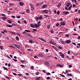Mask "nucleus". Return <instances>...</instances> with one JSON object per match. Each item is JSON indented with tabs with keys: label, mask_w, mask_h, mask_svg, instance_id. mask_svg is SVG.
Here are the masks:
<instances>
[{
	"label": "nucleus",
	"mask_w": 80,
	"mask_h": 80,
	"mask_svg": "<svg viewBox=\"0 0 80 80\" xmlns=\"http://www.w3.org/2000/svg\"><path fill=\"white\" fill-rule=\"evenodd\" d=\"M41 19H42V17L41 16L38 17H37L36 18V20H41Z\"/></svg>",
	"instance_id": "f257e3e1"
},
{
	"label": "nucleus",
	"mask_w": 80,
	"mask_h": 80,
	"mask_svg": "<svg viewBox=\"0 0 80 80\" xmlns=\"http://www.w3.org/2000/svg\"><path fill=\"white\" fill-rule=\"evenodd\" d=\"M44 63L47 66V67H49V66H50V64L49 63V62H45Z\"/></svg>",
	"instance_id": "f03ea898"
},
{
	"label": "nucleus",
	"mask_w": 80,
	"mask_h": 80,
	"mask_svg": "<svg viewBox=\"0 0 80 80\" xmlns=\"http://www.w3.org/2000/svg\"><path fill=\"white\" fill-rule=\"evenodd\" d=\"M65 42H66V43H71V42H72V41H71L70 40H68L67 41H66Z\"/></svg>",
	"instance_id": "7ed1b4c3"
},
{
	"label": "nucleus",
	"mask_w": 80,
	"mask_h": 80,
	"mask_svg": "<svg viewBox=\"0 0 80 80\" xmlns=\"http://www.w3.org/2000/svg\"><path fill=\"white\" fill-rule=\"evenodd\" d=\"M14 46L16 47V48H18V49H19V48L20 47V46H19L18 44H15L14 45Z\"/></svg>",
	"instance_id": "20e7f679"
},
{
	"label": "nucleus",
	"mask_w": 80,
	"mask_h": 80,
	"mask_svg": "<svg viewBox=\"0 0 80 80\" xmlns=\"http://www.w3.org/2000/svg\"><path fill=\"white\" fill-rule=\"evenodd\" d=\"M47 7V4H43L42 6V8H45Z\"/></svg>",
	"instance_id": "39448f33"
},
{
	"label": "nucleus",
	"mask_w": 80,
	"mask_h": 80,
	"mask_svg": "<svg viewBox=\"0 0 80 80\" xmlns=\"http://www.w3.org/2000/svg\"><path fill=\"white\" fill-rule=\"evenodd\" d=\"M62 25H63V26H65V24L64 22H62L61 23V25L60 26L61 27Z\"/></svg>",
	"instance_id": "423d86ee"
},
{
	"label": "nucleus",
	"mask_w": 80,
	"mask_h": 80,
	"mask_svg": "<svg viewBox=\"0 0 80 80\" xmlns=\"http://www.w3.org/2000/svg\"><path fill=\"white\" fill-rule=\"evenodd\" d=\"M49 43H51V44H52V45H56L55 43L54 42L52 41L49 42Z\"/></svg>",
	"instance_id": "0eeeda50"
},
{
	"label": "nucleus",
	"mask_w": 80,
	"mask_h": 80,
	"mask_svg": "<svg viewBox=\"0 0 80 80\" xmlns=\"http://www.w3.org/2000/svg\"><path fill=\"white\" fill-rule=\"evenodd\" d=\"M30 25L32 28H35V26L33 25V23H31Z\"/></svg>",
	"instance_id": "6e6552de"
},
{
	"label": "nucleus",
	"mask_w": 80,
	"mask_h": 80,
	"mask_svg": "<svg viewBox=\"0 0 80 80\" xmlns=\"http://www.w3.org/2000/svg\"><path fill=\"white\" fill-rule=\"evenodd\" d=\"M19 5L21 6H23V5H24V3H23V2H19Z\"/></svg>",
	"instance_id": "1a4fd4ad"
},
{
	"label": "nucleus",
	"mask_w": 80,
	"mask_h": 80,
	"mask_svg": "<svg viewBox=\"0 0 80 80\" xmlns=\"http://www.w3.org/2000/svg\"><path fill=\"white\" fill-rule=\"evenodd\" d=\"M57 67H62L63 66H62V65H61V64H57Z\"/></svg>",
	"instance_id": "9d476101"
},
{
	"label": "nucleus",
	"mask_w": 80,
	"mask_h": 80,
	"mask_svg": "<svg viewBox=\"0 0 80 80\" xmlns=\"http://www.w3.org/2000/svg\"><path fill=\"white\" fill-rule=\"evenodd\" d=\"M29 43H34L33 42V41L32 40H30L29 41Z\"/></svg>",
	"instance_id": "9b49d317"
},
{
	"label": "nucleus",
	"mask_w": 80,
	"mask_h": 80,
	"mask_svg": "<svg viewBox=\"0 0 80 80\" xmlns=\"http://www.w3.org/2000/svg\"><path fill=\"white\" fill-rule=\"evenodd\" d=\"M7 26L8 27H9V28H12V25H9L8 24L7 25Z\"/></svg>",
	"instance_id": "f8f14e48"
},
{
	"label": "nucleus",
	"mask_w": 80,
	"mask_h": 80,
	"mask_svg": "<svg viewBox=\"0 0 80 80\" xmlns=\"http://www.w3.org/2000/svg\"><path fill=\"white\" fill-rule=\"evenodd\" d=\"M3 69H4V70H7V71H8V69H7V68L5 67L4 66H3Z\"/></svg>",
	"instance_id": "ddd939ff"
},
{
	"label": "nucleus",
	"mask_w": 80,
	"mask_h": 80,
	"mask_svg": "<svg viewBox=\"0 0 80 80\" xmlns=\"http://www.w3.org/2000/svg\"><path fill=\"white\" fill-rule=\"evenodd\" d=\"M29 5H30V6H31V8H32V10H33V5L32 4H30Z\"/></svg>",
	"instance_id": "4468645a"
},
{
	"label": "nucleus",
	"mask_w": 80,
	"mask_h": 80,
	"mask_svg": "<svg viewBox=\"0 0 80 80\" xmlns=\"http://www.w3.org/2000/svg\"><path fill=\"white\" fill-rule=\"evenodd\" d=\"M70 3L69 2H68L66 6V7H68L69 6H70Z\"/></svg>",
	"instance_id": "2eb2a0df"
},
{
	"label": "nucleus",
	"mask_w": 80,
	"mask_h": 80,
	"mask_svg": "<svg viewBox=\"0 0 80 80\" xmlns=\"http://www.w3.org/2000/svg\"><path fill=\"white\" fill-rule=\"evenodd\" d=\"M27 35L30 37H32V35H31L30 33L27 34Z\"/></svg>",
	"instance_id": "dca6fc26"
},
{
	"label": "nucleus",
	"mask_w": 80,
	"mask_h": 80,
	"mask_svg": "<svg viewBox=\"0 0 80 80\" xmlns=\"http://www.w3.org/2000/svg\"><path fill=\"white\" fill-rule=\"evenodd\" d=\"M60 56H61L62 58H64V57H65V55L63 54H62V55H60Z\"/></svg>",
	"instance_id": "f3484780"
},
{
	"label": "nucleus",
	"mask_w": 80,
	"mask_h": 80,
	"mask_svg": "<svg viewBox=\"0 0 80 80\" xmlns=\"http://www.w3.org/2000/svg\"><path fill=\"white\" fill-rule=\"evenodd\" d=\"M34 26L35 27H36V28H37V27H38V25H37V24H35Z\"/></svg>",
	"instance_id": "a211bd4d"
},
{
	"label": "nucleus",
	"mask_w": 80,
	"mask_h": 80,
	"mask_svg": "<svg viewBox=\"0 0 80 80\" xmlns=\"http://www.w3.org/2000/svg\"><path fill=\"white\" fill-rule=\"evenodd\" d=\"M58 7H60V6H61V3L59 2L58 4Z\"/></svg>",
	"instance_id": "6ab92c4d"
},
{
	"label": "nucleus",
	"mask_w": 80,
	"mask_h": 80,
	"mask_svg": "<svg viewBox=\"0 0 80 80\" xmlns=\"http://www.w3.org/2000/svg\"><path fill=\"white\" fill-rule=\"evenodd\" d=\"M8 23H9L11 24V23H12V21L10 20H8Z\"/></svg>",
	"instance_id": "aec40b11"
},
{
	"label": "nucleus",
	"mask_w": 80,
	"mask_h": 80,
	"mask_svg": "<svg viewBox=\"0 0 80 80\" xmlns=\"http://www.w3.org/2000/svg\"><path fill=\"white\" fill-rule=\"evenodd\" d=\"M2 20H5V19H7V18H6L5 17H4L2 18Z\"/></svg>",
	"instance_id": "412c9836"
},
{
	"label": "nucleus",
	"mask_w": 80,
	"mask_h": 80,
	"mask_svg": "<svg viewBox=\"0 0 80 80\" xmlns=\"http://www.w3.org/2000/svg\"><path fill=\"white\" fill-rule=\"evenodd\" d=\"M16 38L17 40L18 41H19V40H20V39H19V38H18V37H16Z\"/></svg>",
	"instance_id": "4be33fe9"
},
{
	"label": "nucleus",
	"mask_w": 80,
	"mask_h": 80,
	"mask_svg": "<svg viewBox=\"0 0 80 80\" xmlns=\"http://www.w3.org/2000/svg\"><path fill=\"white\" fill-rule=\"evenodd\" d=\"M40 40H42V41H43V42H45V40L42 38H40Z\"/></svg>",
	"instance_id": "5701e85b"
},
{
	"label": "nucleus",
	"mask_w": 80,
	"mask_h": 80,
	"mask_svg": "<svg viewBox=\"0 0 80 80\" xmlns=\"http://www.w3.org/2000/svg\"><path fill=\"white\" fill-rule=\"evenodd\" d=\"M20 62L22 64L25 63V61H20Z\"/></svg>",
	"instance_id": "b1692460"
},
{
	"label": "nucleus",
	"mask_w": 80,
	"mask_h": 80,
	"mask_svg": "<svg viewBox=\"0 0 80 80\" xmlns=\"http://www.w3.org/2000/svg\"><path fill=\"white\" fill-rule=\"evenodd\" d=\"M68 76H71V77H72L73 75H72V73H70V74H69V73H68Z\"/></svg>",
	"instance_id": "393cba45"
},
{
	"label": "nucleus",
	"mask_w": 80,
	"mask_h": 80,
	"mask_svg": "<svg viewBox=\"0 0 80 80\" xmlns=\"http://www.w3.org/2000/svg\"><path fill=\"white\" fill-rule=\"evenodd\" d=\"M47 28L48 30H49L50 28V25H48L47 26Z\"/></svg>",
	"instance_id": "a878e982"
},
{
	"label": "nucleus",
	"mask_w": 80,
	"mask_h": 80,
	"mask_svg": "<svg viewBox=\"0 0 80 80\" xmlns=\"http://www.w3.org/2000/svg\"><path fill=\"white\" fill-rule=\"evenodd\" d=\"M36 80H40V77H38V78H36Z\"/></svg>",
	"instance_id": "bb28decb"
},
{
	"label": "nucleus",
	"mask_w": 80,
	"mask_h": 80,
	"mask_svg": "<svg viewBox=\"0 0 80 80\" xmlns=\"http://www.w3.org/2000/svg\"><path fill=\"white\" fill-rule=\"evenodd\" d=\"M58 48H59V49H63V48H62V47H61L60 46H58Z\"/></svg>",
	"instance_id": "cd10ccee"
},
{
	"label": "nucleus",
	"mask_w": 80,
	"mask_h": 80,
	"mask_svg": "<svg viewBox=\"0 0 80 80\" xmlns=\"http://www.w3.org/2000/svg\"><path fill=\"white\" fill-rule=\"evenodd\" d=\"M25 32H30V31L28 30H25Z\"/></svg>",
	"instance_id": "c85d7f7f"
},
{
	"label": "nucleus",
	"mask_w": 80,
	"mask_h": 80,
	"mask_svg": "<svg viewBox=\"0 0 80 80\" xmlns=\"http://www.w3.org/2000/svg\"><path fill=\"white\" fill-rule=\"evenodd\" d=\"M60 42H61L62 44H64V43H65V42H64V41H63L60 40Z\"/></svg>",
	"instance_id": "c756f323"
},
{
	"label": "nucleus",
	"mask_w": 80,
	"mask_h": 80,
	"mask_svg": "<svg viewBox=\"0 0 80 80\" xmlns=\"http://www.w3.org/2000/svg\"><path fill=\"white\" fill-rule=\"evenodd\" d=\"M31 70H33L34 69V67L33 66H31Z\"/></svg>",
	"instance_id": "7c9ffc66"
},
{
	"label": "nucleus",
	"mask_w": 80,
	"mask_h": 80,
	"mask_svg": "<svg viewBox=\"0 0 80 80\" xmlns=\"http://www.w3.org/2000/svg\"><path fill=\"white\" fill-rule=\"evenodd\" d=\"M39 72H37L36 73V75H39Z\"/></svg>",
	"instance_id": "2f4dec72"
},
{
	"label": "nucleus",
	"mask_w": 80,
	"mask_h": 80,
	"mask_svg": "<svg viewBox=\"0 0 80 80\" xmlns=\"http://www.w3.org/2000/svg\"><path fill=\"white\" fill-rule=\"evenodd\" d=\"M68 13H69V12L67 11V12H65V15H67Z\"/></svg>",
	"instance_id": "473e14b6"
},
{
	"label": "nucleus",
	"mask_w": 80,
	"mask_h": 80,
	"mask_svg": "<svg viewBox=\"0 0 80 80\" xmlns=\"http://www.w3.org/2000/svg\"><path fill=\"white\" fill-rule=\"evenodd\" d=\"M59 75H60L62 77H65V76L62 75V74H59Z\"/></svg>",
	"instance_id": "72a5a7b5"
},
{
	"label": "nucleus",
	"mask_w": 80,
	"mask_h": 80,
	"mask_svg": "<svg viewBox=\"0 0 80 80\" xmlns=\"http://www.w3.org/2000/svg\"><path fill=\"white\" fill-rule=\"evenodd\" d=\"M6 78H7V79H8V80H10V78H8V76H6Z\"/></svg>",
	"instance_id": "f704fd0d"
},
{
	"label": "nucleus",
	"mask_w": 80,
	"mask_h": 80,
	"mask_svg": "<svg viewBox=\"0 0 80 80\" xmlns=\"http://www.w3.org/2000/svg\"><path fill=\"white\" fill-rule=\"evenodd\" d=\"M72 6L74 8H75V7H76V5L75 4H73L72 5Z\"/></svg>",
	"instance_id": "c9c22d12"
},
{
	"label": "nucleus",
	"mask_w": 80,
	"mask_h": 80,
	"mask_svg": "<svg viewBox=\"0 0 80 80\" xmlns=\"http://www.w3.org/2000/svg\"><path fill=\"white\" fill-rule=\"evenodd\" d=\"M0 48H1V50H3V47H2V46H0Z\"/></svg>",
	"instance_id": "e433bc0d"
},
{
	"label": "nucleus",
	"mask_w": 80,
	"mask_h": 80,
	"mask_svg": "<svg viewBox=\"0 0 80 80\" xmlns=\"http://www.w3.org/2000/svg\"><path fill=\"white\" fill-rule=\"evenodd\" d=\"M23 22H24V23H25V24H27V21L25 20H24L23 21Z\"/></svg>",
	"instance_id": "4c0bfd02"
},
{
	"label": "nucleus",
	"mask_w": 80,
	"mask_h": 80,
	"mask_svg": "<svg viewBox=\"0 0 80 80\" xmlns=\"http://www.w3.org/2000/svg\"><path fill=\"white\" fill-rule=\"evenodd\" d=\"M42 11H43V12H47V10H43Z\"/></svg>",
	"instance_id": "58836bf2"
},
{
	"label": "nucleus",
	"mask_w": 80,
	"mask_h": 80,
	"mask_svg": "<svg viewBox=\"0 0 80 80\" xmlns=\"http://www.w3.org/2000/svg\"><path fill=\"white\" fill-rule=\"evenodd\" d=\"M12 25H13V26H16L17 25L16 24H15L14 23H12Z\"/></svg>",
	"instance_id": "ea45409f"
},
{
	"label": "nucleus",
	"mask_w": 80,
	"mask_h": 80,
	"mask_svg": "<svg viewBox=\"0 0 80 80\" xmlns=\"http://www.w3.org/2000/svg\"><path fill=\"white\" fill-rule=\"evenodd\" d=\"M17 18H20V16H18L17 17Z\"/></svg>",
	"instance_id": "a19ab883"
},
{
	"label": "nucleus",
	"mask_w": 80,
	"mask_h": 80,
	"mask_svg": "<svg viewBox=\"0 0 80 80\" xmlns=\"http://www.w3.org/2000/svg\"><path fill=\"white\" fill-rule=\"evenodd\" d=\"M39 55L40 57H42V54H39Z\"/></svg>",
	"instance_id": "79ce46f5"
},
{
	"label": "nucleus",
	"mask_w": 80,
	"mask_h": 80,
	"mask_svg": "<svg viewBox=\"0 0 80 80\" xmlns=\"http://www.w3.org/2000/svg\"><path fill=\"white\" fill-rule=\"evenodd\" d=\"M12 60H14V61H15V62H17V59H12Z\"/></svg>",
	"instance_id": "37998d69"
},
{
	"label": "nucleus",
	"mask_w": 80,
	"mask_h": 80,
	"mask_svg": "<svg viewBox=\"0 0 80 80\" xmlns=\"http://www.w3.org/2000/svg\"><path fill=\"white\" fill-rule=\"evenodd\" d=\"M21 67H24V68H25V66H24L23 65H21Z\"/></svg>",
	"instance_id": "c03bdc74"
},
{
	"label": "nucleus",
	"mask_w": 80,
	"mask_h": 80,
	"mask_svg": "<svg viewBox=\"0 0 80 80\" xmlns=\"http://www.w3.org/2000/svg\"><path fill=\"white\" fill-rule=\"evenodd\" d=\"M54 12L55 14L57 13V11L56 10H54Z\"/></svg>",
	"instance_id": "a18cd8bd"
},
{
	"label": "nucleus",
	"mask_w": 80,
	"mask_h": 80,
	"mask_svg": "<svg viewBox=\"0 0 80 80\" xmlns=\"http://www.w3.org/2000/svg\"><path fill=\"white\" fill-rule=\"evenodd\" d=\"M72 44H73V45H76V43L75 42H72Z\"/></svg>",
	"instance_id": "49530a36"
},
{
	"label": "nucleus",
	"mask_w": 80,
	"mask_h": 80,
	"mask_svg": "<svg viewBox=\"0 0 80 80\" xmlns=\"http://www.w3.org/2000/svg\"><path fill=\"white\" fill-rule=\"evenodd\" d=\"M12 74H13V75H15V76H17V74L15 73H12Z\"/></svg>",
	"instance_id": "de8ad7c7"
},
{
	"label": "nucleus",
	"mask_w": 80,
	"mask_h": 80,
	"mask_svg": "<svg viewBox=\"0 0 80 80\" xmlns=\"http://www.w3.org/2000/svg\"><path fill=\"white\" fill-rule=\"evenodd\" d=\"M71 67H72V65H69V68H71Z\"/></svg>",
	"instance_id": "09e8293b"
},
{
	"label": "nucleus",
	"mask_w": 80,
	"mask_h": 80,
	"mask_svg": "<svg viewBox=\"0 0 80 80\" xmlns=\"http://www.w3.org/2000/svg\"><path fill=\"white\" fill-rule=\"evenodd\" d=\"M11 34H16V33L13 32H11Z\"/></svg>",
	"instance_id": "8fccbe9b"
},
{
	"label": "nucleus",
	"mask_w": 80,
	"mask_h": 80,
	"mask_svg": "<svg viewBox=\"0 0 80 80\" xmlns=\"http://www.w3.org/2000/svg\"><path fill=\"white\" fill-rule=\"evenodd\" d=\"M13 5V3H10L9 4V5L10 6H12V5Z\"/></svg>",
	"instance_id": "3c124183"
},
{
	"label": "nucleus",
	"mask_w": 80,
	"mask_h": 80,
	"mask_svg": "<svg viewBox=\"0 0 80 80\" xmlns=\"http://www.w3.org/2000/svg\"><path fill=\"white\" fill-rule=\"evenodd\" d=\"M26 12H27V13L29 12V10L28 9H27Z\"/></svg>",
	"instance_id": "603ef678"
},
{
	"label": "nucleus",
	"mask_w": 80,
	"mask_h": 80,
	"mask_svg": "<svg viewBox=\"0 0 80 80\" xmlns=\"http://www.w3.org/2000/svg\"><path fill=\"white\" fill-rule=\"evenodd\" d=\"M57 14H58V15H59V14H60V11H58L57 12Z\"/></svg>",
	"instance_id": "864d4df0"
},
{
	"label": "nucleus",
	"mask_w": 80,
	"mask_h": 80,
	"mask_svg": "<svg viewBox=\"0 0 80 80\" xmlns=\"http://www.w3.org/2000/svg\"><path fill=\"white\" fill-rule=\"evenodd\" d=\"M47 75H50V73L49 72H48L47 73H46Z\"/></svg>",
	"instance_id": "5fc2aeb1"
},
{
	"label": "nucleus",
	"mask_w": 80,
	"mask_h": 80,
	"mask_svg": "<svg viewBox=\"0 0 80 80\" xmlns=\"http://www.w3.org/2000/svg\"><path fill=\"white\" fill-rule=\"evenodd\" d=\"M65 9H66V10H68V9L67 7H65Z\"/></svg>",
	"instance_id": "6e6d98bb"
},
{
	"label": "nucleus",
	"mask_w": 80,
	"mask_h": 80,
	"mask_svg": "<svg viewBox=\"0 0 80 80\" xmlns=\"http://www.w3.org/2000/svg\"><path fill=\"white\" fill-rule=\"evenodd\" d=\"M54 50H56V51H57V48H56V47L54 48Z\"/></svg>",
	"instance_id": "4d7b16f0"
},
{
	"label": "nucleus",
	"mask_w": 80,
	"mask_h": 80,
	"mask_svg": "<svg viewBox=\"0 0 80 80\" xmlns=\"http://www.w3.org/2000/svg\"><path fill=\"white\" fill-rule=\"evenodd\" d=\"M65 72H66V73H68V72H69L67 70H66Z\"/></svg>",
	"instance_id": "13d9d810"
},
{
	"label": "nucleus",
	"mask_w": 80,
	"mask_h": 80,
	"mask_svg": "<svg viewBox=\"0 0 80 80\" xmlns=\"http://www.w3.org/2000/svg\"><path fill=\"white\" fill-rule=\"evenodd\" d=\"M56 26L57 27H58V26H59V24L58 23H57L56 24Z\"/></svg>",
	"instance_id": "bf43d9fd"
},
{
	"label": "nucleus",
	"mask_w": 80,
	"mask_h": 80,
	"mask_svg": "<svg viewBox=\"0 0 80 80\" xmlns=\"http://www.w3.org/2000/svg\"><path fill=\"white\" fill-rule=\"evenodd\" d=\"M47 80H49V79H50V77H47Z\"/></svg>",
	"instance_id": "052dcab7"
},
{
	"label": "nucleus",
	"mask_w": 80,
	"mask_h": 80,
	"mask_svg": "<svg viewBox=\"0 0 80 80\" xmlns=\"http://www.w3.org/2000/svg\"><path fill=\"white\" fill-rule=\"evenodd\" d=\"M66 37H69V35H68V34H66L65 35Z\"/></svg>",
	"instance_id": "680f3d73"
},
{
	"label": "nucleus",
	"mask_w": 80,
	"mask_h": 80,
	"mask_svg": "<svg viewBox=\"0 0 80 80\" xmlns=\"http://www.w3.org/2000/svg\"><path fill=\"white\" fill-rule=\"evenodd\" d=\"M41 22H40V21H38V25H39V24H40V23Z\"/></svg>",
	"instance_id": "e2e57ef3"
},
{
	"label": "nucleus",
	"mask_w": 80,
	"mask_h": 80,
	"mask_svg": "<svg viewBox=\"0 0 80 80\" xmlns=\"http://www.w3.org/2000/svg\"><path fill=\"white\" fill-rule=\"evenodd\" d=\"M12 18H15V16H12Z\"/></svg>",
	"instance_id": "0e129e2a"
},
{
	"label": "nucleus",
	"mask_w": 80,
	"mask_h": 80,
	"mask_svg": "<svg viewBox=\"0 0 80 80\" xmlns=\"http://www.w3.org/2000/svg\"><path fill=\"white\" fill-rule=\"evenodd\" d=\"M42 72H43V73H45V70H42Z\"/></svg>",
	"instance_id": "69168bd1"
},
{
	"label": "nucleus",
	"mask_w": 80,
	"mask_h": 80,
	"mask_svg": "<svg viewBox=\"0 0 80 80\" xmlns=\"http://www.w3.org/2000/svg\"><path fill=\"white\" fill-rule=\"evenodd\" d=\"M33 30V31H37V30L36 29H34Z\"/></svg>",
	"instance_id": "338daca9"
},
{
	"label": "nucleus",
	"mask_w": 80,
	"mask_h": 80,
	"mask_svg": "<svg viewBox=\"0 0 80 80\" xmlns=\"http://www.w3.org/2000/svg\"><path fill=\"white\" fill-rule=\"evenodd\" d=\"M78 40H80V36H78Z\"/></svg>",
	"instance_id": "774afa93"
}]
</instances>
